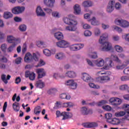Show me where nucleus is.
Instances as JSON below:
<instances>
[{
  "instance_id": "37",
  "label": "nucleus",
  "mask_w": 129,
  "mask_h": 129,
  "mask_svg": "<svg viewBox=\"0 0 129 129\" xmlns=\"http://www.w3.org/2000/svg\"><path fill=\"white\" fill-rule=\"evenodd\" d=\"M91 25L93 26H98L99 24V22L95 19V17H93V19L91 20Z\"/></svg>"
},
{
  "instance_id": "42",
  "label": "nucleus",
  "mask_w": 129,
  "mask_h": 129,
  "mask_svg": "<svg viewBox=\"0 0 129 129\" xmlns=\"http://www.w3.org/2000/svg\"><path fill=\"white\" fill-rule=\"evenodd\" d=\"M96 64L98 67H102V66L104 65V60H103V59L100 60L96 62Z\"/></svg>"
},
{
  "instance_id": "51",
  "label": "nucleus",
  "mask_w": 129,
  "mask_h": 129,
  "mask_svg": "<svg viewBox=\"0 0 129 129\" xmlns=\"http://www.w3.org/2000/svg\"><path fill=\"white\" fill-rule=\"evenodd\" d=\"M105 117L107 120L109 119H111V117H112V114L109 113L105 114Z\"/></svg>"
},
{
  "instance_id": "38",
  "label": "nucleus",
  "mask_w": 129,
  "mask_h": 129,
  "mask_svg": "<svg viewBox=\"0 0 129 129\" xmlns=\"http://www.w3.org/2000/svg\"><path fill=\"white\" fill-rule=\"evenodd\" d=\"M120 90H127V92L129 93V87L127 85H124L120 86L119 87Z\"/></svg>"
},
{
  "instance_id": "23",
  "label": "nucleus",
  "mask_w": 129,
  "mask_h": 129,
  "mask_svg": "<svg viewBox=\"0 0 129 129\" xmlns=\"http://www.w3.org/2000/svg\"><path fill=\"white\" fill-rule=\"evenodd\" d=\"M54 37L57 40H62L64 38L63 34L60 32H56L54 34Z\"/></svg>"
},
{
  "instance_id": "27",
  "label": "nucleus",
  "mask_w": 129,
  "mask_h": 129,
  "mask_svg": "<svg viewBox=\"0 0 129 129\" xmlns=\"http://www.w3.org/2000/svg\"><path fill=\"white\" fill-rule=\"evenodd\" d=\"M113 66V61L112 60H110L107 64L103 67L104 69L105 70H108L109 68H111Z\"/></svg>"
},
{
  "instance_id": "19",
  "label": "nucleus",
  "mask_w": 129,
  "mask_h": 129,
  "mask_svg": "<svg viewBox=\"0 0 129 129\" xmlns=\"http://www.w3.org/2000/svg\"><path fill=\"white\" fill-rule=\"evenodd\" d=\"M74 14L75 15H80V13H81V9L80 8V6L76 4L74 7Z\"/></svg>"
},
{
  "instance_id": "28",
  "label": "nucleus",
  "mask_w": 129,
  "mask_h": 129,
  "mask_svg": "<svg viewBox=\"0 0 129 129\" xmlns=\"http://www.w3.org/2000/svg\"><path fill=\"white\" fill-rule=\"evenodd\" d=\"M93 3L91 1H86L83 3V6L84 8H89V7H92Z\"/></svg>"
},
{
  "instance_id": "55",
  "label": "nucleus",
  "mask_w": 129,
  "mask_h": 129,
  "mask_svg": "<svg viewBox=\"0 0 129 129\" xmlns=\"http://www.w3.org/2000/svg\"><path fill=\"white\" fill-rule=\"evenodd\" d=\"M36 45L38 47H41V46H44V45H45V43L43 41H39L37 42Z\"/></svg>"
},
{
  "instance_id": "9",
  "label": "nucleus",
  "mask_w": 129,
  "mask_h": 129,
  "mask_svg": "<svg viewBox=\"0 0 129 129\" xmlns=\"http://www.w3.org/2000/svg\"><path fill=\"white\" fill-rule=\"evenodd\" d=\"M81 112L83 115H87L88 114H92L93 111L91 109H88L86 107L81 108Z\"/></svg>"
},
{
  "instance_id": "41",
  "label": "nucleus",
  "mask_w": 129,
  "mask_h": 129,
  "mask_svg": "<svg viewBox=\"0 0 129 129\" xmlns=\"http://www.w3.org/2000/svg\"><path fill=\"white\" fill-rule=\"evenodd\" d=\"M89 57L92 58V59H96L97 58V53L95 52H92L89 55Z\"/></svg>"
},
{
  "instance_id": "57",
  "label": "nucleus",
  "mask_w": 129,
  "mask_h": 129,
  "mask_svg": "<svg viewBox=\"0 0 129 129\" xmlns=\"http://www.w3.org/2000/svg\"><path fill=\"white\" fill-rule=\"evenodd\" d=\"M96 81L97 82H99L100 83H103V81L102 79V77H99L96 79Z\"/></svg>"
},
{
  "instance_id": "50",
  "label": "nucleus",
  "mask_w": 129,
  "mask_h": 129,
  "mask_svg": "<svg viewBox=\"0 0 129 129\" xmlns=\"http://www.w3.org/2000/svg\"><path fill=\"white\" fill-rule=\"evenodd\" d=\"M56 91H57V89L55 88H52L48 91V94H52V93H55Z\"/></svg>"
},
{
  "instance_id": "30",
  "label": "nucleus",
  "mask_w": 129,
  "mask_h": 129,
  "mask_svg": "<svg viewBox=\"0 0 129 129\" xmlns=\"http://www.w3.org/2000/svg\"><path fill=\"white\" fill-rule=\"evenodd\" d=\"M17 42H14L7 49V51L8 53H11L14 50V48H16V46H17Z\"/></svg>"
},
{
  "instance_id": "8",
  "label": "nucleus",
  "mask_w": 129,
  "mask_h": 129,
  "mask_svg": "<svg viewBox=\"0 0 129 129\" xmlns=\"http://www.w3.org/2000/svg\"><path fill=\"white\" fill-rule=\"evenodd\" d=\"M56 45L59 48H67L68 47V46H69V43L68 42L62 40L60 41L56 42Z\"/></svg>"
},
{
  "instance_id": "17",
  "label": "nucleus",
  "mask_w": 129,
  "mask_h": 129,
  "mask_svg": "<svg viewBox=\"0 0 129 129\" xmlns=\"http://www.w3.org/2000/svg\"><path fill=\"white\" fill-rule=\"evenodd\" d=\"M36 13L37 16L39 17H45V16L46 15L45 12L43 11V10H42V8H41L40 6H38L37 8Z\"/></svg>"
},
{
  "instance_id": "7",
  "label": "nucleus",
  "mask_w": 129,
  "mask_h": 129,
  "mask_svg": "<svg viewBox=\"0 0 129 129\" xmlns=\"http://www.w3.org/2000/svg\"><path fill=\"white\" fill-rule=\"evenodd\" d=\"M66 85L70 86L71 89H76L77 88V83L74 82L73 80H69L66 83Z\"/></svg>"
},
{
  "instance_id": "39",
  "label": "nucleus",
  "mask_w": 129,
  "mask_h": 129,
  "mask_svg": "<svg viewBox=\"0 0 129 129\" xmlns=\"http://www.w3.org/2000/svg\"><path fill=\"white\" fill-rule=\"evenodd\" d=\"M125 114V112L124 111H120L115 113V116L117 117H119V116H123Z\"/></svg>"
},
{
  "instance_id": "20",
  "label": "nucleus",
  "mask_w": 129,
  "mask_h": 129,
  "mask_svg": "<svg viewBox=\"0 0 129 129\" xmlns=\"http://www.w3.org/2000/svg\"><path fill=\"white\" fill-rule=\"evenodd\" d=\"M13 108L14 110V111H16V112H18V111H20V103L18 102H15L13 104Z\"/></svg>"
},
{
  "instance_id": "64",
  "label": "nucleus",
  "mask_w": 129,
  "mask_h": 129,
  "mask_svg": "<svg viewBox=\"0 0 129 129\" xmlns=\"http://www.w3.org/2000/svg\"><path fill=\"white\" fill-rule=\"evenodd\" d=\"M124 67H125V66L124 64H122L121 66H116V69H118V70H122L123 69V68H124Z\"/></svg>"
},
{
  "instance_id": "5",
  "label": "nucleus",
  "mask_w": 129,
  "mask_h": 129,
  "mask_svg": "<svg viewBox=\"0 0 129 129\" xmlns=\"http://www.w3.org/2000/svg\"><path fill=\"white\" fill-rule=\"evenodd\" d=\"M84 47V44H73L70 46V49L71 51H78L80 49H82Z\"/></svg>"
},
{
  "instance_id": "36",
  "label": "nucleus",
  "mask_w": 129,
  "mask_h": 129,
  "mask_svg": "<svg viewBox=\"0 0 129 129\" xmlns=\"http://www.w3.org/2000/svg\"><path fill=\"white\" fill-rule=\"evenodd\" d=\"M97 126H98V124L96 122H89V128L97 127Z\"/></svg>"
},
{
  "instance_id": "63",
  "label": "nucleus",
  "mask_w": 129,
  "mask_h": 129,
  "mask_svg": "<svg viewBox=\"0 0 129 129\" xmlns=\"http://www.w3.org/2000/svg\"><path fill=\"white\" fill-rule=\"evenodd\" d=\"M115 7L116 10H119L121 8V5L120 4L117 3L115 4Z\"/></svg>"
},
{
  "instance_id": "29",
  "label": "nucleus",
  "mask_w": 129,
  "mask_h": 129,
  "mask_svg": "<svg viewBox=\"0 0 129 129\" xmlns=\"http://www.w3.org/2000/svg\"><path fill=\"white\" fill-rule=\"evenodd\" d=\"M123 108L125 109V113L127 115L125 116H127V117H129V104H125L122 106Z\"/></svg>"
},
{
  "instance_id": "14",
  "label": "nucleus",
  "mask_w": 129,
  "mask_h": 129,
  "mask_svg": "<svg viewBox=\"0 0 129 129\" xmlns=\"http://www.w3.org/2000/svg\"><path fill=\"white\" fill-rule=\"evenodd\" d=\"M7 41L8 43H17L18 41H20L19 38H16V37H14V36L12 35H9L7 37Z\"/></svg>"
},
{
  "instance_id": "47",
  "label": "nucleus",
  "mask_w": 129,
  "mask_h": 129,
  "mask_svg": "<svg viewBox=\"0 0 129 129\" xmlns=\"http://www.w3.org/2000/svg\"><path fill=\"white\" fill-rule=\"evenodd\" d=\"M107 103V101L106 100H102L99 103H98L97 105L98 106H101L103 105L104 104H106Z\"/></svg>"
},
{
  "instance_id": "45",
  "label": "nucleus",
  "mask_w": 129,
  "mask_h": 129,
  "mask_svg": "<svg viewBox=\"0 0 129 129\" xmlns=\"http://www.w3.org/2000/svg\"><path fill=\"white\" fill-rule=\"evenodd\" d=\"M89 86H90V87H91V88H96L97 89H98V88H100L99 86H96V85L94 84L93 83H90L89 84Z\"/></svg>"
},
{
  "instance_id": "33",
  "label": "nucleus",
  "mask_w": 129,
  "mask_h": 129,
  "mask_svg": "<svg viewBox=\"0 0 129 129\" xmlns=\"http://www.w3.org/2000/svg\"><path fill=\"white\" fill-rule=\"evenodd\" d=\"M114 48L118 53H121L122 52H123V48L119 45H115L114 46Z\"/></svg>"
},
{
  "instance_id": "24",
  "label": "nucleus",
  "mask_w": 129,
  "mask_h": 129,
  "mask_svg": "<svg viewBox=\"0 0 129 129\" xmlns=\"http://www.w3.org/2000/svg\"><path fill=\"white\" fill-rule=\"evenodd\" d=\"M66 76H68V77H69L70 78H74L75 77H76V73L73 71H70L66 73Z\"/></svg>"
},
{
  "instance_id": "31",
  "label": "nucleus",
  "mask_w": 129,
  "mask_h": 129,
  "mask_svg": "<svg viewBox=\"0 0 129 129\" xmlns=\"http://www.w3.org/2000/svg\"><path fill=\"white\" fill-rule=\"evenodd\" d=\"M4 19H11L13 18V14L11 12H5L4 15Z\"/></svg>"
},
{
  "instance_id": "34",
  "label": "nucleus",
  "mask_w": 129,
  "mask_h": 129,
  "mask_svg": "<svg viewBox=\"0 0 129 129\" xmlns=\"http://www.w3.org/2000/svg\"><path fill=\"white\" fill-rule=\"evenodd\" d=\"M8 58L4 55H0V62L1 63H8Z\"/></svg>"
},
{
  "instance_id": "52",
  "label": "nucleus",
  "mask_w": 129,
  "mask_h": 129,
  "mask_svg": "<svg viewBox=\"0 0 129 129\" xmlns=\"http://www.w3.org/2000/svg\"><path fill=\"white\" fill-rule=\"evenodd\" d=\"M84 35L86 37H89L91 36L92 33L89 30H86L84 32Z\"/></svg>"
},
{
  "instance_id": "2",
  "label": "nucleus",
  "mask_w": 129,
  "mask_h": 129,
  "mask_svg": "<svg viewBox=\"0 0 129 129\" xmlns=\"http://www.w3.org/2000/svg\"><path fill=\"white\" fill-rule=\"evenodd\" d=\"M34 60V61H38L39 60V58L36 53H33V55H32L30 52H28L25 54L24 61L26 63H31V62H33Z\"/></svg>"
},
{
  "instance_id": "16",
  "label": "nucleus",
  "mask_w": 129,
  "mask_h": 129,
  "mask_svg": "<svg viewBox=\"0 0 129 129\" xmlns=\"http://www.w3.org/2000/svg\"><path fill=\"white\" fill-rule=\"evenodd\" d=\"M61 115L63 116L62 120L68 119V118H71L72 117V113L67 112H62Z\"/></svg>"
},
{
  "instance_id": "32",
  "label": "nucleus",
  "mask_w": 129,
  "mask_h": 129,
  "mask_svg": "<svg viewBox=\"0 0 129 129\" xmlns=\"http://www.w3.org/2000/svg\"><path fill=\"white\" fill-rule=\"evenodd\" d=\"M110 122L112 124L117 125L119 124V123H120V121H119V119L116 118H114L111 120Z\"/></svg>"
},
{
  "instance_id": "53",
  "label": "nucleus",
  "mask_w": 129,
  "mask_h": 129,
  "mask_svg": "<svg viewBox=\"0 0 129 129\" xmlns=\"http://www.w3.org/2000/svg\"><path fill=\"white\" fill-rule=\"evenodd\" d=\"M1 50H2L3 52H6L7 51V44H3L1 45Z\"/></svg>"
},
{
  "instance_id": "6",
  "label": "nucleus",
  "mask_w": 129,
  "mask_h": 129,
  "mask_svg": "<svg viewBox=\"0 0 129 129\" xmlns=\"http://www.w3.org/2000/svg\"><path fill=\"white\" fill-rule=\"evenodd\" d=\"M36 73L38 75L37 77L38 79L43 78V77L46 76V72H45V70L43 68L36 69Z\"/></svg>"
},
{
  "instance_id": "62",
  "label": "nucleus",
  "mask_w": 129,
  "mask_h": 129,
  "mask_svg": "<svg viewBox=\"0 0 129 129\" xmlns=\"http://www.w3.org/2000/svg\"><path fill=\"white\" fill-rule=\"evenodd\" d=\"M44 11H45L47 14H51L52 13V10L49 8L43 9Z\"/></svg>"
},
{
  "instance_id": "56",
  "label": "nucleus",
  "mask_w": 129,
  "mask_h": 129,
  "mask_svg": "<svg viewBox=\"0 0 129 129\" xmlns=\"http://www.w3.org/2000/svg\"><path fill=\"white\" fill-rule=\"evenodd\" d=\"M21 62H22V58L21 57H18L15 60V63H16V64H17L18 65L19 64H21Z\"/></svg>"
},
{
  "instance_id": "4",
  "label": "nucleus",
  "mask_w": 129,
  "mask_h": 129,
  "mask_svg": "<svg viewBox=\"0 0 129 129\" xmlns=\"http://www.w3.org/2000/svg\"><path fill=\"white\" fill-rule=\"evenodd\" d=\"M114 22L116 25H119L122 28H127L129 26L128 22L125 20L116 19Z\"/></svg>"
},
{
  "instance_id": "60",
  "label": "nucleus",
  "mask_w": 129,
  "mask_h": 129,
  "mask_svg": "<svg viewBox=\"0 0 129 129\" xmlns=\"http://www.w3.org/2000/svg\"><path fill=\"white\" fill-rule=\"evenodd\" d=\"M123 73L126 75H129V67L124 69L123 70Z\"/></svg>"
},
{
  "instance_id": "18",
  "label": "nucleus",
  "mask_w": 129,
  "mask_h": 129,
  "mask_svg": "<svg viewBox=\"0 0 129 129\" xmlns=\"http://www.w3.org/2000/svg\"><path fill=\"white\" fill-rule=\"evenodd\" d=\"M6 77V75L3 74L1 76V79L2 81H3V82L5 83V84H8V83H9L8 80H10V79H11V76H10V75H8L7 78Z\"/></svg>"
},
{
  "instance_id": "10",
  "label": "nucleus",
  "mask_w": 129,
  "mask_h": 129,
  "mask_svg": "<svg viewBox=\"0 0 129 129\" xmlns=\"http://www.w3.org/2000/svg\"><path fill=\"white\" fill-rule=\"evenodd\" d=\"M82 79L85 82H91L93 81V79H92V78H91V76H90L88 74L84 73L82 74Z\"/></svg>"
},
{
  "instance_id": "26",
  "label": "nucleus",
  "mask_w": 129,
  "mask_h": 129,
  "mask_svg": "<svg viewBox=\"0 0 129 129\" xmlns=\"http://www.w3.org/2000/svg\"><path fill=\"white\" fill-rule=\"evenodd\" d=\"M65 57V54H64L63 52L58 53L55 55V58L58 60H62V59H64Z\"/></svg>"
},
{
  "instance_id": "1",
  "label": "nucleus",
  "mask_w": 129,
  "mask_h": 129,
  "mask_svg": "<svg viewBox=\"0 0 129 129\" xmlns=\"http://www.w3.org/2000/svg\"><path fill=\"white\" fill-rule=\"evenodd\" d=\"M108 39V34L105 33L100 36L99 42L100 44H102L103 47L101 48V51L107 52L110 51L112 49V45L111 43L109 42L105 41Z\"/></svg>"
},
{
  "instance_id": "46",
  "label": "nucleus",
  "mask_w": 129,
  "mask_h": 129,
  "mask_svg": "<svg viewBox=\"0 0 129 129\" xmlns=\"http://www.w3.org/2000/svg\"><path fill=\"white\" fill-rule=\"evenodd\" d=\"M121 81H128L129 76H124L120 78Z\"/></svg>"
},
{
  "instance_id": "58",
  "label": "nucleus",
  "mask_w": 129,
  "mask_h": 129,
  "mask_svg": "<svg viewBox=\"0 0 129 129\" xmlns=\"http://www.w3.org/2000/svg\"><path fill=\"white\" fill-rule=\"evenodd\" d=\"M21 77H18L17 78H16L15 80V83H16V84H19L21 83Z\"/></svg>"
},
{
  "instance_id": "43",
  "label": "nucleus",
  "mask_w": 129,
  "mask_h": 129,
  "mask_svg": "<svg viewBox=\"0 0 129 129\" xmlns=\"http://www.w3.org/2000/svg\"><path fill=\"white\" fill-rule=\"evenodd\" d=\"M45 65V62L43 59H41L39 62L36 66V67H42V66H44Z\"/></svg>"
},
{
  "instance_id": "3",
  "label": "nucleus",
  "mask_w": 129,
  "mask_h": 129,
  "mask_svg": "<svg viewBox=\"0 0 129 129\" xmlns=\"http://www.w3.org/2000/svg\"><path fill=\"white\" fill-rule=\"evenodd\" d=\"M25 7L17 6L12 9V13L14 15H20L25 11Z\"/></svg>"
},
{
  "instance_id": "15",
  "label": "nucleus",
  "mask_w": 129,
  "mask_h": 129,
  "mask_svg": "<svg viewBox=\"0 0 129 129\" xmlns=\"http://www.w3.org/2000/svg\"><path fill=\"white\" fill-rule=\"evenodd\" d=\"M63 21L65 24L67 25H70L71 24H73L74 25H77V21L73 20H71L67 17H65L63 18Z\"/></svg>"
},
{
  "instance_id": "13",
  "label": "nucleus",
  "mask_w": 129,
  "mask_h": 129,
  "mask_svg": "<svg viewBox=\"0 0 129 129\" xmlns=\"http://www.w3.org/2000/svg\"><path fill=\"white\" fill-rule=\"evenodd\" d=\"M25 77L26 78H29L30 80H35L36 74L34 72L30 73V72L27 71L25 73Z\"/></svg>"
},
{
  "instance_id": "12",
  "label": "nucleus",
  "mask_w": 129,
  "mask_h": 129,
  "mask_svg": "<svg viewBox=\"0 0 129 129\" xmlns=\"http://www.w3.org/2000/svg\"><path fill=\"white\" fill-rule=\"evenodd\" d=\"M114 5H115V2L114 1V0L111 1V2H109L106 10L107 13H111V12L113 11Z\"/></svg>"
},
{
  "instance_id": "54",
  "label": "nucleus",
  "mask_w": 129,
  "mask_h": 129,
  "mask_svg": "<svg viewBox=\"0 0 129 129\" xmlns=\"http://www.w3.org/2000/svg\"><path fill=\"white\" fill-rule=\"evenodd\" d=\"M113 28L114 29V30H115L116 31H117V32H118V33H121V31H122L121 30V28L116 26H114L113 27Z\"/></svg>"
},
{
  "instance_id": "44",
  "label": "nucleus",
  "mask_w": 129,
  "mask_h": 129,
  "mask_svg": "<svg viewBox=\"0 0 129 129\" xmlns=\"http://www.w3.org/2000/svg\"><path fill=\"white\" fill-rule=\"evenodd\" d=\"M19 29L21 32H25L27 30V26L25 25H20L19 27Z\"/></svg>"
},
{
  "instance_id": "11",
  "label": "nucleus",
  "mask_w": 129,
  "mask_h": 129,
  "mask_svg": "<svg viewBox=\"0 0 129 129\" xmlns=\"http://www.w3.org/2000/svg\"><path fill=\"white\" fill-rule=\"evenodd\" d=\"M69 25L66 27V31H69V32H75L77 30V24H71Z\"/></svg>"
},
{
  "instance_id": "21",
  "label": "nucleus",
  "mask_w": 129,
  "mask_h": 129,
  "mask_svg": "<svg viewBox=\"0 0 129 129\" xmlns=\"http://www.w3.org/2000/svg\"><path fill=\"white\" fill-rule=\"evenodd\" d=\"M36 86L37 88H44L45 84L42 80H38L36 83Z\"/></svg>"
},
{
  "instance_id": "49",
  "label": "nucleus",
  "mask_w": 129,
  "mask_h": 129,
  "mask_svg": "<svg viewBox=\"0 0 129 129\" xmlns=\"http://www.w3.org/2000/svg\"><path fill=\"white\" fill-rule=\"evenodd\" d=\"M61 107V102H56L55 106L53 107L54 109H58V108H60Z\"/></svg>"
},
{
  "instance_id": "59",
  "label": "nucleus",
  "mask_w": 129,
  "mask_h": 129,
  "mask_svg": "<svg viewBox=\"0 0 129 129\" xmlns=\"http://www.w3.org/2000/svg\"><path fill=\"white\" fill-rule=\"evenodd\" d=\"M102 79H103V82H106V81L109 80L110 78H109V77L108 76H104V77H102Z\"/></svg>"
},
{
  "instance_id": "48",
  "label": "nucleus",
  "mask_w": 129,
  "mask_h": 129,
  "mask_svg": "<svg viewBox=\"0 0 129 129\" xmlns=\"http://www.w3.org/2000/svg\"><path fill=\"white\" fill-rule=\"evenodd\" d=\"M102 107L103 108V109L107 110V111H110V110H111V107H110L109 105L103 106Z\"/></svg>"
},
{
  "instance_id": "40",
  "label": "nucleus",
  "mask_w": 129,
  "mask_h": 129,
  "mask_svg": "<svg viewBox=\"0 0 129 129\" xmlns=\"http://www.w3.org/2000/svg\"><path fill=\"white\" fill-rule=\"evenodd\" d=\"M43 53L45 56H47V57H49V56H51V51H50L48 49H45L43 50Z\"/></svg>"
},
{
  "instance_id": "25",
  "label": "nucleus",
  "mask_w": 129,
  "mask_h": 129,
  "mask_svg": "<svg viewBox=\"0 0 129 129\" xmlns=\"http://www.w3.org/2000/svg\"><path fill=\"white\" fill-rule=\"evenodd\" d=\"M111 58L113 60V61H114L117 63H121V60H120L119 58H118V56H117L116 55H111Z\"/></svg>"
},
{
  "instance_id": "22",
  "label": "nucleus",
  "mask_w": 129,
  "mask_h": 129,
  "mask_svg": "<svg viewBox=\"0 0 129 129\" xmlns=\"http://www.w3.org/2000/svg\"><path fill=\"white\" fill-rule=\"evenodd\" d=\"M55 0H44V4L47 7H53Z\"/></svg>"
},
{
  "instance_id": "61",
  "label": "nucleus",
  "mask_w": 129,
  "mask_h": 129,
  "mask_svg": "<svg viewBox=\"0 0 129 129\" xmlns=\"http://www.w3.org/2000/svg\"><path fill=\"white\" fill-rule=\"evenodd\" d=\"M95 35L96 36H99V35H100V30H99V29L97 28L95 29Z\"/></svg>"
},
{
  "instance_id": "35",
  "label": "nucleus",
  "mask_w": 129,
  "mask_h": 129,
  "mask_svg": "<svg viewBox=\"0 0 129 129\" xmlns=\"http://www.w3.org/2000/svg\"><path fill=\"white\" fill-rule=\"evenodd\" d=\"M121 104V100L119 98H116L115 99L114 103H113V105H115L117 106V105H119Z\"/></svg>"
}]
</instances>
